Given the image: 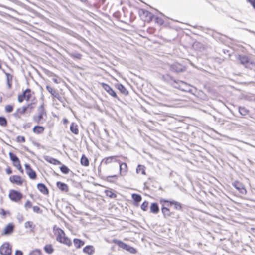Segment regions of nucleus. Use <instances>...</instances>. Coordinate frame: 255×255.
<instances>
[{
  "instance_id": "nucleus-1",
  "label": "nucleus",
  "mask_w": 255,
  "mask_h": 255,
  "mask_svg": "<svg viewBox=\"0 0 255 255\" xmlns=\"http://www.w3.org/2000/svg\"><path fill=\"white\" fill-rule=\"evenodd\" d=\"M159 203L161 205V210L163 216L165 219L174 218L175 213L171 210V207L177 210H181V204L174 200L170 201L165 199L161 198L159 200Z\"/></svg>"
},
{
  "instance_id": "nucleus-2",
  "label": "nucleus",
  "mask_w": 255,
  "mask_h": 255,
  "mask_svg": "<svg viewBox=\"0 0 255 255\" xmlns=\"http://www.w3.org/2000/svg\"><path fill=\"white\" fill-rule=\"evenodd\" d=\"M53 232L57 242L68 247L72 246V243L71 239L66 236L62 229L56 226H54L53 228Z\"/></svg>"
},
{
  "instance_id": "nucleus-3",
  "label": "nucleus",
  "mask_w": 255,
  "mask_h": 255,
  "mask_svg": "<svg viewBox=\"0 0 255 255\" xmlns=\"http://www.w3.org/2000/svg\"><path fill=\"white\" fill-rule=\"evenodd\" d=\"M236 59L239 62L246 68L252 69L255 68V62L250 60L249 57L245 55L238 54Z\"/></svg>"
},
{
  "instance_id": "nucleus-4",
  "label": "nucleus",
  "mask_w": 255,
  "mask_h": 255,
  "mask_svg": "<svg viewBox=\"0 0 255 255\" xmlns=\"http://www.w3.org/2000/svg\"><path fill=\"white\" fill-rule=\"evenodd\" d=\"M9 181L14 186L21 187L27 185V180L23 177L17 174L11 175L9 177Z\"/></svg>"
},
{
  "instance_id": "nucleus-5",
  "label": "nucleus",
  "mask_w": 255,
  "mask_h": 255,
  "mask_svg": "<svg viewBox=\"0 0 255 255\" xmlns=\"http://www.w3.org/2000/svg\"><path fill=\"white\" fill-rule=\"evenodd\" d=\"M8 197L10 200L13 202L19 203L23 197V194L20 191L12 189L9 191Z\"/></svg>"
},
{
  "instance_id": "nucleus-6",
  "label": "nucleus",
  "mask_w": 255,
  "mask_h": 255,
  "mask_svg": "<svg viewBox=\"0 0 255 255\" xmlns=\"http://www.w3.org/2000/svg\"><path fill=\"white\" fill-rule=\"evenodd\" d=\"M9 158L12 163L13 166L21 174H23L24 170L21 162L17 156L13 152H10L8 154Z\"/></svg>"
},
{
  "instance_id": "nucleus-7",
  "label": "nucleus",
  "mask_w": 255,
  "mask_h": 255,
  "mask_svg": "<svg viewBox=\"0 0 255 255\" xmlns=\"http://www.w3.org/2000/svg\"><path fill=\"white\" fill-rule=\"evenodd\" d=\"M112 242L118 245L119 247L129 252L131 254H135L137 252L136 250L134 248L126 244L120 240L117 239H113L112 240Z\"/></svg>"
},
{
  "instance_id": "nucleus-8",
  "label": "nucleus",
  "mask_w": 255,
  "mask_h": 255,
  "mask_svg": "<svg viewBox=\"0 0 255 255\" xmlns=\"http://www.w3.org/2000/svg\"><path fill=\"white\" fill-rule=\"evenodd\" d=\"M187 69L186 66L182 63L175 62L170 66V70L176 73L184 72Z\"/></svg>"
},
{
  "instance_id": "nucleus-9",
  "label": "nucleus",
  "mask_w": 255,
  "mask_h": 255,
  "mask_svg": "<svg viewBox=\"0 0 255 255\" xmlns=\"http://www.w3.org/2000/svg\"><path fill=\"white\" fill-rule=\"evenodd\" d=\"M33 94L34 92L30 89L28 88L26 89L22 94L18 95V101L19 103L22 102L24 99H26L27 101H28L31 99L32 95Z\"/></svg>"
},
{
  "instance_id": "nucleus-10",
  "label": "nucleus",
  "mask_w": 255,
  "mask_h": 255,
  "mask_svg": "<svg viewBox=\"0 0 255 255\" xmlns=\"http://www.w3.org/2000/svg\"><path fill=\"white\" fill-rule=\"evenodd\" d=\"M38 111V116H34L33 119L36 123H39L41 120L47 117V113L43 105L39 107Z\"/></svg>"
},
{
  "instance_id": "nucleus-11",
  "label": "nucleus",
  "mask_w": 255,
  "mask_h": 255,
  "mask_svg": "<svg viewBox=\"0 0 255 255\" xmlns=\"http://www.w3.org/2000/svg\"><path fill=\"white\" fill-rule=\"evenodd\" d=\"M232 185L238 191L240 197H243L247 194V190L242 182L239 181H235L232 183Z\"/></svg>"
},
{
  "instance_id": "nucleus-12",
  "label": "nucleus",
  "mask_w": 255,
  "mask_h": 255,
  "mask_svg": "<svg viewBox=\"0 0 255 255\" xmlns=\"http://www.w3.org/2000/svg\"><path fill=\"white\" fill-rule=\"evenodd\" d=\"M24 167L26 170V173L30 179L35 180L37 178L36 172L28 164H25Z\"/></svg>"
},
{
  "instance_id": "nucleus-13",
  "label": "nucleus",
  "mask_w": 255,
  "mask_h": 255,
  "mask_svg": "<svg viewBox=\"0 0 255 255\" xmlns=\"http://www.w3.org/2000/svg\"><path fill=\"white\" fill-rule=\"evenodd\" d=\"M0 253L2 255H11L12 247L8 243H3L0 248Z\"/></svg>"
},
{
  "instance_id": "nucleus-14",
  "label": "nucleus",
  "mask_w": 255,
  "mask_h": 255,
  "mask_svg": "<svg viewBox=\"0 0 255 255\" xmlns=\"http://www.w3.org/2000/svg\"><path fill=\"white\" fill-rule=\"evenodd\" d=\"M101 85L102 88L112 97L119 100V98L114 90L108 84L102 83Z\"/></svg>"
},
{
  "instance_id": "nucleus-15",
  "label": "nucleus",
  "mask_w": 255,
  "mask_h": 255,
  "mask_svg": "<svg viewBox=\"0 0 255 255\" xmlns=\"http://www.w3.org/2000/svg\"><path fill=\"white\" fill-rule=\"evenodd\" d=\"M46 90L51 94L52 96L53 100H54L55 99H58L59 101L61 100V97L60 96V94L57 91L56 89L52 87L49 85H47L46 86Z\"/></svg>"
},
{
  "instance_id": "nucleus-16",
  "label": "nucleus",
  "mask_w": 255,
  "mask_h": 255,
  "mask_svg": "<svg viewBox=\"0 0 255 255\" xmlns=\"http://www.w3.org/2000/svg\"><path fill=\"white\" fill-rule=\"evenodd\" d=\"M119 164V174L121 176H125L128 171V168L126 163L121 162L120 160L118 161Z\"/></svg>"
},
{
  "instance_id": "nucleus-17",
  "label": "nucleus",
  "mask_w": 255,
  "mask_h": 255,
  "mask_svg": "<svg viewBox=\"0 0 255 255\" xmlns=\"http://www.w3.org/2000/svg\"><path fill=\"white\" fill-rule=\"evenodd\" d=\"M27 110V107H25V106L21 107H19L16 109L15 112L13 113V115L14 117L16 119H21L22 116L26 113Z\"/></svg>"
},
{
  "instance_id": "nucleus-18",
  "label": "nucleus",
  "mask_w": 255,
  "mask_h": 255,
  "mask_svg": "<svg viewBox=\"0 0 255 255\" xmlns=\"http://www.w3.org/2000/svg\"><path fill=\"white\" fill-rule=\"evenodd\" d=\"M117 156H110L106 157L103 159L102 162L106 165H109L114 162H117L119 160L117 159Z\"/></svg>"
},
{
  "instance_id": "nucleus-19",
  "label": "nucleus",
  "mask_w": 255,
  "mask_h": 255,
  "mask_svg": "<svg viewBox=\"0 0 255 255\" xmlns=\"http://www.w3.org/2000/svg\"><path fill=\"white\" fill-rule=\"evenodd\" d=\"M14 225L12 223H8L4 228L2 235H6L11 234L14 231Z\"/></svg>"
},
{
  "instance_id": "nucleus-20",
  "label": "nucleus",
  "mask_w": 255,
  "mask_h": 255,
  "mask_svg": "<svg viewBox=\"0 0 255 255\" xmlns=\"http://www.w3.org/2000/svg\"><path fill=\"white\" fill-rule=\"evenodd\" d=\"M56 186L62 192L67 193L69 191L68 186L66 184L60 181L56 182Z\"/></svg>"
},
{
  "instance_id": "nucleus-21",
  "label": "nucleus",
  "mask_w": 255,
  "mask_h": 255,
  "mask_svg": "<svg viewBox=\"0 0 255 255\" xmlns=\"http://www.w3.org/2000/svg\"><path fill=\"white\" fill-rule=\"evenodd\" d=\"M37 189L39 191L45 195H48L49 193L48 188L43 183H38L37 185Z\"/></svg>"
},
{
  "instance_id": "nucleus-22",
  "label": "nucleus",
  "mask_w": 255,
  "mask_h": 255,
  "mask_svg": "<svg viewBox=\"0 0 255 255\" xmlns=\"http://www.w3.org/2000/svg\"><path fill=\"white\" fill-rule=\"evenodd\" d=\"M115 87L123 95L127 96L128 95V91L126 87L122 84L119 83L115 85Z\"/></svg>"
},
{
  "instance_id": "nucleus-23",
  "label": "nucleus",
  "mask_w": 255,
  "mask_h": 255,
  "mask_svg": "<svg viewBox=\"0 0 255 255\" xmlns=\"http://www.w3.org/2000/svg\"><path fill=\"white\" fill-rule=\"evenodd\" d=\"M83 252L88 255H92L95 253V249L93 246L88 245L83 249Z\"/></svg>"
},
{
  "instance_id": "nucleus-24",
  "label": "nucleus",
  "mask_w": 255,
  "mask_h": 255,
  "mask_svg": "<svg viewBox=\"0 0 255 255\" xmlns=\"http://www.w3.org/2000/svg\"><path fill=\"white\" fill-rule=\"evenodd\" d=\"M74 245L76 249H80L85 244V242L80 239L75 238L73 239Z\"/></svg>"
},
{
  "instance_id": "nucleus-25",
  "label": "nucleus",
  "mask_w": 255,
  "mask_h": 255,
  "mask_svg": "<svg viewBox=\"0 0 255 255\" xmlns=\"http://www.w3.org/2000/svg\"><path fill=\"white\" fill-rule=\"evenodd\" d=\"M33 132L36 134H42L45 128L41 126H36L33 128Z\"/></svg>"
},
{
  "instance_id": "nucleus-26",
  "label": "nucleus",
  "mask_w": 255,
  "mask_h": 255,
  "mask_svg": "<svg viewBox=\"0 0 255 255\" xmlns=\"http://www.w3.org/2000/svg\"><path fill=\"white\" fill-rule=\"evenodd\" d=\"M70 129L71 132L75 135H78L79 133L78 126L75 123H72L70 125Z\"/></svg>"
},
{
  "instance_id": "nucleus-27",
  "label": "nucleus",
  "mask_w": 255,
  "mask_h": 255,
  "mask_svg": "<svg viewBox=\"0 0 255 255\" xmlns=\"http://www.w3.org/2000/svg\"><path fill=\"white\" fill-rule=\"evenodd\" d=\"M136 172L137 174H140L143 175H146V167L144 165L139 164L137 165Z\"/></svg>"
},
{
  "instance_id": "nucleus-28",
  "label": "nucleus",
  "mask_w": 255,
  "mask_h": 255,
  "mask_svg": "<svg viewBox=\"0 0 255 255\" xmlns=\"http://www.w3.org/2000/svg\"><path fill=\"white\" fill-rule=\"evenodd\" d=\"M159 211V206L156 203H152L150 206V212L153 214H157Z\"/></svg>"
},
{
  "instance_id": "nucleus-29",
  "label": "nucleus",
  "mask_w": 255,
  "mask_h": 255,
  "mask_svg": "<svg viewBox=\"0 0 255 255\" xmlns=\"http://www.w3.org/2000/svg\"><path fill=\"white\" fill-rule=\"evenodd\" d=\"M45 160L47 162L54 165H59L62 164L60 161L52 157H48L45 158Z\"/></svg>"
},
{
  "instance_id": "nucleus-30",
  "label": "nucleus",
  "mask_w": 255,
  "mask_h": 255,
  "mask_svg": "<svg viewBox=\"0 0 255 255\" xmlns=\"http://www.w3.org/2000/svg\"><path fill=\"white\" fill-rule=\"evenodd\" d=\"M6 76L7 84L8 89H11L12 85L13 76L8 73H5Z\"/></svg>"
},
{
  "instance_id": "nucleus-31",
  "label": "nucleus",
  "mask_w": 255,
  "mask_h": 255,
  "mask_svg": "<svg viewBox=\"0 0 255 255\" xmlns=\"http://www.w3.org/2000/svg\"><path fill=\"white\" fill-rule=\"evenodd\" d=\"M44 251L48 254H51L54 252V249L53 245L51 244H46L44 247Z\"/></svg>"
},
{
  "instance_id": "nucleus-32",
  "label": "nucleus",
  "mask_w": 255,
  "mask_h": 255,
  "mask_svg": "<svg viewBox=\"0 0 255 255\" xmlns=\"http://www.w3.org/2000/svg\"><path fill=\"white\" fill-rule=\"evenodd\" d=\"M81 164L85 167H87L89 165V161L88 158L84 155H82L80 159Z\"/></svg>"
},
{
  "instance_id": "nucleus-33",
  "label": "nucleus",
  "mask_w": 255,
  "mask_h": 255,
  "mask_svg": "<svg viewBox=\"0 0 255 255\" xmlns=\"http://www.w3.org/2000/svg\"><path fill=\"white\" fill-rule=\"evenodd\" d=\"M143 16H145V18L143 19L144 21L150 22L153 17V15L148 11H144L143 12Z\"/></svg>"
},
{
  "instance_id": "nucleus-34",
  "label": "nucleus",
  "mask_w": 255,
  "mask_h": 255,
  "mask_svg": "<svg viewBox=\"0 0 255 255\" xmlns=\"http://www.w3.org/2000/svg\"><path fill=\"white\" fill-rule=\"evenodd\" d=\"M132 198L134 201L136 203L138 204L142 200V197L140 195L133 193L132 194Z\"/></svg>"
},
{
  "instance_id": "nucleus-35",
  "label": "nucleus",
  "mask_w": 255,
  "mask_h": 255,
  "mask_svg": "<svg viewBox=\"0 0 255 255\" xmlns=\"http://www.w3.org/2000/svg\"><path fill=\"white\" fill-rule=\"evenodd\" d=\"M118 179V176L117 175H113L107 176L105 180L109 182H114L116 181Z\"/></svg>"
},
{
  "instance_id": "nucleus-36",
  "label": "nucleus",
  "mask_w": 255,
  "mask_h": 255,
  "mask_svg": "<svg viewBox=\"0 0 255 255\" xmlns=\"http://www.w3.org/2000/svg\"><path fill=\"white\" fill-rule=\"evenodd\" d=\"M8 125V122L5 117L0 116V126L6 127Z\"/></svg>"
},
{
  "instance_id": "nucleus-37",
  "label": "nucleus",
  "mask_w": 255,
  "mask_h": 255,
  "mask_svg": "<svg viewBox=\"0 0 255 255\" xmlns=\"http://www.w3.org/2000/svg\"><path fill=\"white\" fill-rule=\"evenodd\" d=\"M10 212L9 211H5L3 208L0 209V215L4 218H5L7 215H10Z\"/></svg>"
},
{
  "instance_id": "nucleus-38",
  "label": "nucleus",
  "mask_w": 255,
  "mask_h": 255,
  "mask_svg": "<svg viewBox=\"0 0 255 255\" xmlns=\"http://www.w3.org/2000/svg\"><path fill=\"white\" fill-rule=\"evenodd\" d=\"M4 110L5 112L7 113H10L12 112L14 110V105H10L8 104L5 105L4 107Z\"/></svg>"
},
{
  "instance_id": "nucleus-39",
  "label": "nucleus",
  "mask_w": 255,
  "mask_h": 255,
  "mask_svg": "<svg viewBox=\"0 0 255 255\" xmlns=\"http://www.w3.org/2000/svg\"><path fill=\"white\" fill-rule=\"evenodd\" d=\"M25 227L26 228L30 229L31 230H33L35 228V225H34L33 222L27 221L25 223Z\"/></svg>"
},
{
  "instance_id": "nucleus-40",
  "label": "nucleus",
  "mask_w": 255,
  "mask_h": 255,
  "mask_svg": "<svg viewBox=\"0 0 255 255\" xmlns=\"http://www.w3.org/2000/svg\"><path fill=\"white\" fill-rule=\"evenodd\" d=\"M29 255H42V252L40 249H35L30 252Z\"/></svg>"
},
{
  "instance_id": "nucleus-41",
  "label": "nucleus",
  "mask_w": 255,
  "mask_h": 255,
  "mask_svg": "<svg viewBox=\"0 0 255 255\" xmlns=\"http://www.w3.org/2000/svg\"><path fill=\"white\" fill-rule=\"evenodd\" d=\"M60 171L64 174H68L70 172V169L65 165H62L60 167Z\"/></svg>"
},
{
  "instance_id": "nucleus-42",
  "label": "nucleus",
  "mask_w": 255,
  "mask_h": 255,
  "mask_svg": "<svg viewBox=\"0 0 255 255\" xmlns=\"http://www.w3.org/2000/svg\"><path fill=\"white\" fill-rule=\"evenodd\" d=\"M149 203L147 201H145L141 205V209L144 211H146L148 208Z\"/></svg>"
},
{
  "instance_id": "nucleus-43",
  "label": "nucleus",
  "mask_w": 255,
  "mask_h": 255,
  "mask_svg": "<svg viewBox=\"0 0 255 255\" xmlns=\"http://www.w3.org/2000/svg\"><path fill=\"white\" fill-rule=\"evenodd\" d=\"M33 211L36 213H42V210L37 206H34L32 208Z\"/></svg>"
},
{
  "instance_id": "nucleus-44",
  "label": "nucleus",
  "mask_w": 255,
  "mask_h": 255,
  "mask_svg": "<svg viewBox=\"0 0 255 255\" xmlns=\"http://www.w3.org/2000/svg\"><path fill=\"white\" fill-rule=\"evenodd\" d=\"M71 57L77 59H81L82 58V55L79 53H75L71 55Z\"/></svg>"
},
{
  "instance_id": "nucleus-45",
  "label": "nucleus",
  "mask_w": 255,
  "mask_h": 255,
  "mask_svg": "<svg viewBox=\"0 0 255 255\" xmlns=\"http://www.w3.org/2000/svg\"><path fill=\"white\" fill-rule=\"evenodd\" d=\"M16 141L19 143H23L25 142V138L23 136H18L16 138Z\"/></svg>"
},
{
  "instance_id": "nucleus-46",
  "label": "nucleus",
  "mask_w": 255,
  "mask_h": 255,
  "mask_svg": "<svg viewBox=\"0 0 255 255\" xmlns=\"http://www.w3.org/2000/svg\"><path fill=\"white\" fill-rule=\"evenodd\" d=\"M5 172L7 175H11L13 173L12 168L10 166H7L5 169Z\"/></svg>"
},
{
  "instance_id": "nucleus-47",
  "label": "nucleus",
  "mask_w": 255,
  "mask_h": 255,
  "mask_svg": "<svg viewBox=\"0 0 255 255\" xmlns=\"http://www.w3.org/2000/svg\"><path fill=\"white\" fill-rule=\"evenodd\" d=\"M32 207V203L30 200H27L24 204V207L28 209Z\"/></svg>"
},
{
  "instance_id": "nucleus-48",
  "label": "nucleus",
  "mask_w": 255,
  "mask_h": 255,
  "mask_svg": "<svg viewBox=\"0 0 255 255\" xmlns=\"http://www.w3.org/2000/svg\"><path fill=\"white\" fill-rule=\"evenodd\" d=\"M106 195L111 198L115 197L116 195L111 191L107 190L106 191Z\"/></svg>"
},
{
  "instance_id": "nucleus-49",
  "label": "nucleus",
  "mask_w": 255,
  "mask_h": 255,
  "mask_svg": "<svg viewBox=\"0 0 255 255\" xmlns=\"http://www.w3.org/2000/svg\"><path fill=\"white\" fill-rule=\"evenodd\" d=\"M156 22L158 23L160 25H162L164 23L163 20L161 19H160L159 18H156Z\"/></svg>"
},
{
  "instance_id": "nucleus-50",
  "label": "nucleus",
  "mask_w": 255,
  "mask_h": 255,
  "mask_svg": "<svg viewBox=\"0 0 255 255\" xmlns=\"http://www.w3.org/2000/svg\"><path fill=\"white\" fill-rule=\"evenodd\" d=\"M25 107H27L28 109H32L34 108L33 104V103H30L28 104Z\"/></svg>"
},
{
  "instance_id": "nucleus-51",
  "label": "nucleus",
  "mask_w": 255,
  "mask_h": 255,
  "mask_svg": "<svg viewBox=\"0 0 255 255\" xmlns=\"http://www.w3.org/2000/svg\"><path fill=\"white\" fill-rule=\"evenodd\" d=\"M15 255H23V253L20 250H16L15 253Z\"/></svg>"
},
{
  "instance_id": "nucleus-52",
  "label": "nucleus",
  "mask_w": 255,
  "mask_h": 255,
  "mask_svg": "<svg viewBox=\"0 0 255 255\" xmlns=\"http://www.w3.org/2000/svg\"><path fill=\"white\" fill-rule=\"evenodd\" d=\"M63 122L64 124L66 125L68 123V120L66 118H64L63 119Z\"/></svg>"
},
{
  "instance_id": "nucleus-53",
  "label": "nucleus",
  "mask_w": 255,
  "mask_h": 255,
  "mask_svg": "<svg viewBox=\"0 0 255 255\" xmlns=\"http://www.w3.org/2000/svg\"><path fill=\"white\" fill-rule=\"evenodd\" d=\"M251 230L254 232V233H255V228H251Z\"/></svg>"
},
{
  "instance_id": "nucleus-54",
  "label": "nucleus",
  "mask_w": 255,
  "mask_h": 255,
  "mask_svg": "<svg viewBox=\"0 0 255 255\" xmlns=\"http://www.w3.org/2000/svg\"><path fill=\"white\" fill-rule=\"evenodd\" d=\"M243 110L244 111L245 110V109L244 108L240 109V112L241 113V114H242V111H243Z\"/></svg>"
},
{
  "instance_id": "nucleus-55",
  "label": "nucleus",
  "mask_w": 255,
  "mask_h": 255,
  "mask_svg": "<svg viewBox=\"0 0 255 255\" xmlns=\"http://www.w3.org/2000/svg\"><path fill=\"white\" fill-rule=\"evenodd\" d=\"M2 97L0 96V103L2 102Z\"/></svg>"
},
{
  "instance_id": "nucleus-56",
  "label": "nucleus",
  "mask_w": 255,
  "mask_h": 255,
  "mask_svg": "<svg viewBox=\"0 0 255 255\" xmlns=\"http://www.w3.org/2000/svg\"><path fill=\"white\" fill-rule=\"evenodd\" d=\"M54 81L55 83H57V79H55Z\"/></svg>"
}]
</instances>
